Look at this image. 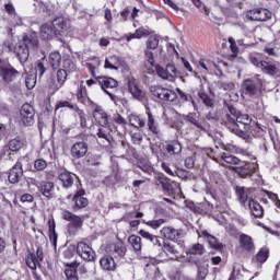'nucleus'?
<instances>
[{
	"label": "nucleus",
	"instance_id": "obj_15",
	"mask_svg": "<svg viewBox=\"0 0 280 280\" xmlns=\"http://www.w3.org/2000/svg\"><path fill=\"white\" fill-rule=\"evenodd\" d=\"M13 51L22 65L26 60H30V50H28L27 46H25V44H23L22 42L18 43L14 46Z\"/></svg>",
	"mask_w": 280,
	"mask_h": 280
},
{
	"label": "nucleus",
	"instance_id": "obj_12",
	"mask_svg": "<svg viewBox=\"0 0 280 280\" xmlns=\"http://www.w3.org/2000/svg\"><path fill=\"white\" fill-rule=\"evenodd\" d=\"M240 248L245 253H255V242L253 237L248 234H240L238 236Z\"/></svg>",
	"mask_w": 280,
	"mask_h": 280
},
{
	"label": "nucleus",
	"instance_id": "obj_48",
	"mask_svg": "<svg viewBox=\"0 0 280 280\" xmlns=\"http://www.w3.org/2000/svg\"><path fill=\"white\" fill-rule=\"evenodd\" d=\"M163 250L166 255H178V248L173 243L165 242L163 244Z\"/></svg>",
	"mask_w": 280,
	"mask_h": 280
},
{
	"label": "nucleus",
	"instance_id": "obj_55",
	"mask_svg": "<svg viewBox=\"0 0 280 280\" xmlns=\"http://www.w3.org/2000/svg\"><path fill=\"white\" fill-rule=\"evenodd\" d=\"M202 250H205V248L201 244H195L188 249V255H202Z\"/></svg>",
	"mask_w": 280,
	"mask_h": 280
},
{
	"label": "nucleus",
	"instance_id": "obj_51",
	"mask_svg": "<svg viewBox=\"0 0 280 280\" xmlns=\"http://www.w3.org/2000/svg\"><path fill=\"white\" fill-rule=\"evenodd\" d=\"M159 47V36L151 35L147 40V48L148 49H156Z\"/></svg>",
	"mask_w": 280,
	"mask_h": 280
},
{
	"label": "nucleus",
	"instance_id": "obj_30",
	"mask_svg": "<svg viewBox=\"0 0 280 280\" xmlns=\"http://www.w3.org/2000/svg\"><path fill=\"white\" fill-rule=\"evenodd\" d=\"M260 69L262 73H267V75H277V73H279L277 65L268 61H261Z\"/></svg>",
	"mask_w": 280,
	"mask_h": 280
},
{
	"label": "nucleus",
	"instance_id": "obj_54",
	"mask_svg": "<svg viewBox=\"0 0 280 280\" xmlns=\"http://www.w3.org/2000/svg\"><path fill=\"white\" fill-rule=\"evenodd\" d=\"M266 196L268 197L269 200H272L273 205H276V207L278 209H280V200H279V196L272 191H268L265 190Z\"/></svg>",
	"mask_w": 280,
	"mask_h": 280
},
{
	"label": "nucleus",
	"instance_id": "obj_35",
	"mask_svg": "<svg viewBox=\"0 0 280 280\" xmlns=\"http://www.w3.org/2000/svg\"><path fill=\"white\" fill-rule=\"evenodd\" d=\"M49 240L56 246L58 244V234L56 233V221L54 218L48 220Z\"/></svg>",
	"mask_w": 280,
	"mask_h": 280
},
{
	"label": "nucleus",
	"instance_id": "obj_22",
	"mask_svg": "<svg viewBox=\"0 0 280 280\" xmlns=\"http://www.w3.org/2000/svg\"><path fill=\"white\" fill-rule=\"evenodd\" d=\"M161 235L165 237V240H180L183 235V230H176L172 226H165L161 230Z\"/></svg>",
	"mask_w": 280,
	"mask_h": 280
},
{
	"label": "nucleus",
	"instance_id": "obj_42",
	"mask_svg": "<svg viewBox=\"0 0 280 280\" xmlns=\"http://www.w3.org/2000/svg\"><path fill=\"white\" fill-rule=\"evenodd\" d=\"M36 74L32 72L25 75V86L28 91H32L36 86Z\"/></svg>",
	"mask_w": 280,
	"mask_h": 280
},
{
	"label": "nucleus",
	"instance_id": "obj_36",
	"mask_svg": "<svg viewBox=\"0 0 280 280\" xmlns=\"http://www.w3.org/2000/svg\"><path fill=\"white\" fill-rule=\"evenodd\" d=\"M120 66L121 60L117 56L108 57L105 60V69H114L115 71H117V69H119Z\"/></svg>",
	"mask_w": 280,
	"mask_h": 280
},
{
	"label": "nucleus",
	"instance_id": "obj_46",
	"mask_svg": "<svg viewBox=\"0 0 280 280\" xmlns=\"http://www.w3.org/2000/svg\"><path fill=\"white\" fill-rule=\"evenodd\" d=\"M222 161H224L226 163V165H240L241 160L240 158L235 156V155H226L223 154L221 156Z\"/></svg>",
	"mask_w": 280,
	"mask_h": 280
},
{
	"label": "nucleus",
	"instance_id": "obj_38",
	"mask_svg": "<svg viewBox=\"0 0 280 280\" xmlns=\"http://www.w3.org/2000/svg\"><path fill=\"white\" fill-rule=\"evenodd\" d=\"M49 62L52 69H58L62 62V56L59 51H54L49 55Z\"/></svg>",
	"mask_w": 280,
	"mask_h": 280
},
{
	"label": "nucleus",
	"instance_id": "obj_11",
	"mask_svg": "<svg viewBox=\"0 0 280 280\" xmlns=\"http://www.w3.org/2000/svg\"><path fill=\"white\" fill-rule=\"evenodd\" d=\"M51 25L59 35V38H62V34L71 27V22L63 16H59L52 20Z\"/></svg>",
	"mask_w": 280,
	"mask_h": 280
},
{
	"label": "nucleus",
	"instance_id": "obj_9",
	"mask_svg": "<svg viewBox=\"0 0 280 280\" xmlns=\"http://www.w3.org/2000/svg\"><path fill=\"white\" fill-rule=\"evenodd\" d=\"M21 121L24 126H32L34 124V107L30 103H25L21 107Z\"/></svg>",
	"mask_w": 280,
	"mask_h": 280
},
{
	"label": "nucleus",
	"instance_id": "obj_57",
	"mask_svg": "<svg viewBox=\"0 0 280 280\" xmlns=\"http://www.w3.org/2000/svg\"><path fill=\"white\" fill-rule=\"evenodd\" d=\"M143 73H154V61L145 60L142 66Z\"/></svg>",
	"mask_w": 280,
	"mask_h": 280
},
{
	"label": "nucleus",
	"instance_id": "obj_32",
	"mask_svg": "<svg viewBox=\"0 0 280 280\" xmlns=\"http://www.w3.org/2000/svg\"><path fill=\"white\" fill-rule=\"evenodd\" d=\"M236 194L238 196V200L241 202V205L245 206L246 202H249V196H250V189L246 188V187H236Z\"/></svg>",
	"mask_w": 280,
	"mask_h": 280
},
{
	"label": "nucleus",
	"instance_id": "obj_31",
	"mask_svg": "<svg viewBox=\"0 0 280 280\" xmlns=\"http://www.w3.org/2000/svg\"><path fill=\"white\" fill-rule=\"evenodd\" d=\"M84 189H81L79 191H77V194L73 197V201L75 203V207H78V209H84V207H86L89 205V199L84 198Z\"/></svg>",
	"mask_w": 280,
	"mask_h": 280
},
{
	"label": "nucleus",
	"instance_id": "obj_20",
	"mask_svg": "<svg viewBox=\"0 0 280 280\" xmlns=\"http://www.w3.org/2000/svg\"><path fill=\"white\" fill-rule=\"evenodd\" d=\"M0 75L4 82L10 83L16 80L18 75H21V72L12 67H3L1 68Z\"/></svg>",
	"mask_w": 280,
	"mask_h": 280
},
{
	"label": "nucleus",
	"instance_id": "obj_17",
	"mask_svg": "<svg viewBox=\"0 0 280 280\" xmlns=\"http://www.w3.org/2000/svg\"><path fill=\"white\" fill-rule=\"evenodd\" d=\"M23 178V163L16 162L9 172V182L13 185Z\"/></svg>",
	"mask_w": 280,
	"mask_h": 280
},
{
	"label": "nucleus",
	"instance_id": "obj_21",
	"mask_svg": "<svg viewBox=\"0 0 280 280\" xmlns=\"http://www.w3.org/2000/svg\"><path fill=\"white\" fill-rule=\"evenodd\" d=\"M268 257H270V249L267 246H264L253 257L252 261L253 264H256V266H261L268 261Z\"/></svg>",
	"mask_w": 280,
	"mask_h": 280
},
{
	"label": "nucleus",
	"instance_id": "obj_59",
	"mask_svg": "<svg viewBox=\"0 0 280 280\" xmlns=\"http://www.w3.org/2000/svg\"><path fill=\"white\" fill-rule=\"evenodd\" d=\"M155 71L159 75V78H162V80H167V68H163L160 65L155 66Z\"/></svg>",
	"mask_w": 280,
	"mask_h": 280
},
{
	"label": "nucleus",
	"instance_id": "obj_41",
	"mask_svg": "<svg viewBox=\"0 0 280 280\" xmlns=\"http://www.w3.org/2000/svg\"><path fill=\"white\" fill-rule=\"evenodd\" d=\"M128 242H129L130 246H132L133 250H136V253H139V250H141L140 236L131 235V236H129Z\"/></svg>",
	"mask_w": 280,
	"mask_h": 280
},
{
	"label": "nucleus",
	"instance_id": "obj_19",
	"mask_svg": "<svg viewBox=\"0 0 280 280\" xmlns=\"http://www.w3.org/2000/svg\"><path fill=\"white\" fill-rule=\"evenodd\" d=\"M63 220H67V222H70L74 229H82V225L84 224V221L82 218L73 214V212L69 210H63L61 213Z\"/></svg>",
	"mask_w": 280,
	"mask_h": 280
},
{
	"label": "nucleus",
	"instance_id": "obj_62",
	"mask_svg": "<svg viewBox=\"0 0 280 280\" xmlns=\"http://www.w3.org/2000/svg\"><path fill=\"white\" fill-rule=\"evenodd\" d=\"M77 113L79 115L81 128H86V114H84V110L77 108Z\"/></svg>",
	"mask_w": 280,
	"mask_h": 280
},
{
	"label": "nucleus",
	"instance_id": "obj_45",
	"mask_svg": "<svg viewBox=\"0 0 280 280\" xmlns=\"http://www.w3.org/2000/svg\"><path fill=\"white\" fill-rule=\"evenodd\" d=\"M26 266H28V268H31V270H36V268L38 266V258L36 257L35 254H28V256L26 258Z\"/></svg>",
	"mask_w": 280,
	"mask_h": 280
},
{
	"label": "nucleus",
	"instance_id": "obj_8",
	"mask_svg": "<svg viewBox=\"0 0 280 280\" xmlns=\"http://www.w3.org/2000/svg\"><path fill=\"white\" fill-rule=\"evenodd\" d=\"M77 253L81 259L85 261H93L95 259V250L85 242H79L77 245Z\"/></svg>",
	"mask_w": 280,
	"mask_h": 280
},
{
	"label": "nucleus",
	"instance_id": "obj_5",
	"mask_svg": "<svg viewBox=\"0 0 280 280\" xmlns=\"http://www.w3.org/2000/svg\"><path fill=\"white\" fill-rule=\"evenodd\" d=\"M96 81L98 83V86H101V89L103 91H105V93L107 95H109L110 100H113V102H115V98L117 96H115L113 93L108 92L106 89H117V80L110 78V77H96Z\"/></svg>",
	"mask_w": 280,
	"mask_h": 280
},
{
	"label": "nucleus",
	"instance_id": "obj_10",
	"mask_svg": "<svg viewBox=\"0 0 280 280\" xmlns=\"http://www.w3.org/2000/svg\"><path fill=\"white\" fill-rule=\"evenodd\" d=\"M20 43H23L27 49H38L40 43L38 42V34L34 31H30L28 33H25L22 37V40Z\"/></svg>",
	"mask_w": 280,
	"mask_h": 280
},
{
	"label": "nucleus",
	"instance_id": "obj_34",
	"mask_svg": "<svg viewBox=\"0 0 280 280\" xmlns=\"http://www.w3.org/2000/svg\"><path fill=\"white\" fill-rule=\"evenodd\" d=\"M129 124L138 130H141V128H145V120H143V118H141V116L137 114L129 115Z\"/></svg>",
	"mask_w": 280,
	"mask_h": 280
},
{
	"label": "nucleus",
	"instance_id": "obj_49",
	"mask_svg": "<svg viewBox=\"0 0 280 280\" xmlns=\"http://www.w3.org/2000/svg\"><path fill=\"white\" fill-rule=\"evenodd\" d=\"M199 67H202V69H205L206 71H213V69H215V67H218V65H215V62H213L211 60L201 59L199 61Z\"/></svg>",
	"mask_w": 280,
	"mask_h": 280
},
{
	"label": "nucleus",
	"instance_id": "obj_50",
	"mask_svg": "<svg viewBox=\"0 0 280 280\" xmlns=\"http://www.w3.org/2000/svg\"><path fill=\"white\" fill-rule=\"evenodd\" d=\"M149 130L153 132V135H159V128L154 126V116H152L151 112H148V124H147Z\"/></svg>",
	"mask_w": 280,
	"mask_h": 280
},
{
	"label": "nucleus",
	"instance_id": "obj_63",
	"mask_svg": "<svg viewBox=\"0 0 280 280\" xmlns=\"http://www.w3.org/2000/svg\"><path fill=\"white\" fill-rule=\"evenodd\" d=\"M176 91L179 95V100H182V102H189L191 101L194 104V98H191V96H189L187 93L183 92L179 88H176Z\"/></svg>",
	"mask_w": 280,
	"mask_h": 280
},
{
	"label": "nucleus",
	"instance_id": "obj_27",
	"mask_svg": "<svg viewBox=\"0 0 280 280\" xmlns=\"http://www.w3.org/2000/svg\"><path fill=\"white\" fill-rule=\"evenodd\" d=\"M75 174L63 171L59 174V180L62 183L63 187L66 189H69V187H73V183H75Z\"/></svg>",
	"mask_w": 280,
	"mask_h": 280
},
{
	"label": "nucleus",
	"instance_id": "obj_24",
	"mask_svg": "<svg viewBox=\"0 0 280 280\" xmlns=\"http://www.w3.org/2000/svg\"><path fill=\"white\" fill-rule=\"evenodd\" d=\"M86 152H89V147L86 145V142H77L71 148L72 156L75 159H82V156H85Z\"/></svg>",
	"mask_w": 280,
	"mask_h": 280
},
{
	"label": "nucleus",
	"instance_id": "obj_16",
	"mask_svg": "<svg viewBox=\"0 0 280 280\" xmlns=\"http://www.w3.org/2000/svg\"><path fill=\"white\" fill-rule=\"evenodd\" d=\"M271 13L268 9H253L249 11L248 18L250 21H268L270 19Z\"/></svg>",
	"mask_w": 280,
	"mask_h": 280
},
{
	"label": "nucleus",
	"instance_id": "obj_33",
	"mask_svg": "<svg viewBox=\"0 0 280 280\" xmlns=\"http://www.w3.org/2000/svg\"><path fill=\"white\" fill-rule=\"evenodd\" d=\"M39 191L45 198H54V183L44 182L39 186Z\"/></svg>",
	"mask_w": 280,
	"mask_h": 280
},
{
	"label": "nucleus",
	"instance_id": "obj_61",
	"mask_svg": "<svg viewBox=\"0 0 280 280\" xmlns=\"http://www.w3.org/2000/svg\"><path fill=\"white\" fill-rule=\"evenodd\" d=\"M163 190L167 191L168 194H172L174 191V187L172 186V183H170V179H162L160 180Z\"/></svg>",
	"mask_w": 280,
	"mask_h": 280
},
{
	"label": "nucleus",
	"instance_id": "obj_7",
	"mask_svg": "<svg viewBox=\"0 0 280 280\" xmlns=\"http://www.w3.org/2000/svg\"><path fill=\"white\" fill-rule=\"evenodd\" d=\"M105 253L109 255V257H125L126 256V245L122 242L117 243H108L105 246Z\"/></svg>",
	"mask_w": 280,
	"mask_h": 280
},
{
	"label": "nucleus",
	"instance_id": "obj_18",
	"mask_svg": "<svg viewBox=\"0 0 280 280\" xmlns=\"http://www.w3.org/2000/svg\"><path fill=\"white\" fill-rule=\"evenodd\" d=\"M182 117L186 124H190V126H194L199 130H205V126H202V120L200 119V115L198 113H188Z\"/></svg>",
	"mask_w": 280,
	"mask_h": 280
},
{
	"label": "nucleus",
	"instance_id": "obj_26",
	"mask_svg": "<svg viewBox=\"0 0 280 280\" xmlns=\"http://www.w3.org/2000/svg\"><path fill=\"white\" fill-rule=\"evenodd\" d=\"M135 218L136 220H133ZM141 218H143V212H139V211H131L125 215V220L129 222V226L131 229H137V226L141 224V221L139 220Z\"/></svg>",
	"mask_w": 280,
	"mask_h": 280
},
{
	"label": "nucleus",
	"instance_id": "obj_2",
	"mask_svg": "<svg viewBox=\"0 0 280 280\" xmlns=\"http://www.w3.org/2000/svg\"><path fill=\"white\" fill-rule=\"evenodd\" d=\"M261 86H264V83L259 75H256L254 79H247L242 84V94L254 97V95L261 93Z\"/></svg>",
	"mask_w": 280,
	"mask_h": 280
},
{
	"label": "nucleus",
	"instance_id": "obj_52",
	"mask_svg": "<svg viewBox=\"0 0 280 280\" xmlns=\"http://www.w3.org/2000/svg\"><path fill=\"white\" fill-rule=\"evenodd\" d=\"M47 71V68H45V65L42 61H37L35 66V72H33L37 78H43L45 72Z\"/></svg>",
	"mask_w": 280,
	"mask_h": 280
},
{
	"label": "nucleus",
	"instance_id": "obj_4",
	"mask_svg": "<svg viewBox=\"0 0 280 280\" xmlns=\"http://www.w3.org/2000/svg\"><path fill=\"white\" fill-rule=\"evenodd\" d=\"M257 170V165L249 162H240L238 166H232V171L238 174L241 178H247V176H253Z\"/></svg>",
	"mask_w": 280,
	"mask_h": 280
},
{
	"label": "nucleus",
	"instance_id": "obj_47",
	"mask_svg": "<svg viewBox=\"0 0 280 280\" xmlns=\"http://www.w3.org/2000/svg\"><path fill=\"white\" fill-rule=\"evenodd\" d=\"M166 73L167 80H170V82H174V79L178 75V70H176V67L174 65H167Z\"/></svg>",
	"mask_w": 280,
	"mask_h": 280
},
{
	"label": "nucleus",
	"instance_id": "obj_43",
	"mask_svg": "<svg viewBox=\"0 0 280 280\" xmlns=\"http://www.w3.org/2000/svg\"><path fill=\"white\" fill-rule=\"evenodd\" d=\"M254 137L258 139H264L266 137V133L268 132V127L260 126L259 122H256V128L254 130Z\"/></svg>",
	"mask_w": 280,
	"mask_h": 280
},
{
	"label": "nucleus",
	"instance_id": "obj_28",
	"mask_svg": "<svg viewBox=\"0 0 280 280\" xmlns=\"http://www.w3.org/2000/svg\"><path fill=\"white\" fill-rule=\"evenodd\" d=\"M101 268H103L106 272H113L117 269V264L115 262V258L112 256H104L100 260Z\"/></svg>",
	"mask_w": 280,
	"mask_h": 280
},
{
	"label": "nucleus",
	"instance_id": "obj_3",
	"mask_svg": "<svg viewBox=\"0 0 280 280\" xmlns=\"http://www.w3.org/2000/svg\"><path fill=\"white\" fill-rule=\"evenodd\" d=\"M149 91L153 97H156V100H161L163 102H175V100L178 97L176 92L161 85H151Z\"/></svg>",
	"mask_w": 280,
	"mask_h": 280
},
{
	"label": "nucleus",
	"instance_id": "obj_6",
	"mask_svg": "<svg viewBox=\"0 0 280 280\" xmlns=\"http://www.w3.org/2000/svg\"><path fill=\"white\" fill-rule=\"evenodd\" d=\"M67 75H69V72L67 70L59 69L57 71V82L56 80L51 79L48 82V89L50 93H56L60 88L65 85V82H67Z\"/></svg>",
	"mask_w": 280,
	"mask_h": 280
},
{
	"label": "nucleus",
	"instance_id": "obj_13",
	"mask_svg": "<svg viewBox=\"0 0 280 280\" xmlns=\"http://www.w3.org/2000/svg\"><path fill=\"white\" fill-rule=\"evenodd\" d=\"M40 36L43 38V40H54V38H57L58 40H62V37H60L56 31V28H54V25H49V24H44L40 27Z\"/></svg>",
	"mask_w": 280,
	"mask_h": 280
},
{
	"label": "nucleus",
	"instance_id": "obj_44",
	"mask_svg": "<svg viewBox=\"0 0 280 280\" xmlns=\"http://www.w3.org/2000/svg\"><path fill=\"white\" fill-rule=\"evenodd\" d=\"M78 67H75L73 60L71 59H65L63 60V68L62 70L66 71L68 74L75 72Z\"/></svg>",
	"mask_w": 280,
	"mask_h": 280
},
{
	"label": "nucleus",
	"instance_id": "obj_53",
	"mask_svg": "<svg viewBox=\"0 0 280 280\" xmlns=\"http://www.w3.org/2000/svg\"><path fill=\"white\" fill-rule=\"evenodd\" d=\"M147 226H150L151 229H161L163 224H165V219H158V220H151L145 222Z\"/></svg>",
	"mask_w": 280,
	"mask_h": 280
},
{
	"label": "nucleus",
	"instance_id": "obj_29",
	"mask_svg": "<svg viewBox=\"0 0 280 280\" xmlns=\"http://www.w3.org/2000/svg\"><path fill=\"white\" fill-rule=\"evenodd\" d=\"M248 207L254 218H264V207H261L259 202L254 199H249Z\"/></svg>",
	"mask_w": 280,
	"mask_h": 280
},
{
	"label": "nucleus",
	"instance_id": "obj_56",
	"mask_svg": "<svg viewBox=\"0 0 280 280\" xmlns=\"http://www.w3.org/2000/svg\"><path fill=\"white\" fill-rule=\"evenodd\" d=\"M199 97L206 106H209L210 108L213 106V100L209 97V94L205 92H199Z\"/></svg>",
	"mask_w": 280,
	"mask_h": 280
},
{
	"label": "nucleus",
	"instance_id": "obj_37",
	"mask_svg": "<svg viewBox=\"0 0 280 280\" xmlns=\"http://www.w3.org/2000/svg\"><path fill=\"white\" fill-rule=\"evenodd\" d=\"M202 235H205L211 248H214L215 250H220V248H222V243H220V241H218L213 235L209 234L207 231H203Z\"/></svg>",
	"mask_w": 280,
	"mask_h": 280
},
{
	"label": "nucleus",
	"instance_id": "obj_23",
	"mask_svg": "<svg viewBox=\"0 0 280 280\" xmlns=\"http://www.w3.org/2000/svg\"><path fill=\"white\" fill-rule=\"evenodd\" d=\"M128 90L136 100L139 102H145V92L139 89V85H137L135 81L128 82Z\"/></svg>",
	"mask_w": 280,
	"mask_h": 280
},
{
	"label": "nucleus",
	"instance_id": "obj_25",
	"mask_svg": "<svg viewBox=\"0 0 280 280\" xmlns=\"http://www.w3.org/2000/svg\"><path fill=\"white\" fill-rule=\"evenodd\" d=\"M235 124H238L241 130H243V132H248V130H250V124H253V118L248 115V114H241L236 120Z\"/></svg>",
	"mask_w": 280,
	"mask_h": 280
},
{
	"label": "nucleus",
	"instance_id": "obj_64",
	"mask_svg": "<svg viewBox=\"0 0 280 280\" xmlns=\"http://www.w3.org/2000/svg\"><path fill=\"white\" fill-rule=\"evenodd\" d=\"M66 277L68 280H79L78 272L73 269L66 270Z\"/></svg>",
	"mask_w": 280,
	"mask_h": 280
},
{
	"label": "nucleus",
	"instance_id": "obj_1",
	"mask_svg": "<svg viewBox=\"0 0 280 280\" xmlns=\"http://www.w3.org/2000/svg\"><path fill=\"white\" fill-rule=\"evenodd\" d=\"M228 110L229 114H225L222 118L225 128L241 137V139H246L247 133L240 128V124L235 122L242 113L231 104H228Z\"/></svg>",
	"mask_w": 280,
	"mask_h": 280
},
{
	"label": "nucleus",
	"instance_id": "obj_40",
	"mask_svg": "<svg viewBox=\"0 0 280 280\" xmlns=\"http://www.w3.org/2000/svg\"><path fill=\"white\" fill-rule=\"evenodd\" d=\"M168 154H180L183 152V145L178 141H172L166 145Z\"/></svg>",
	"mask_w": 280,
	"mask_h": 280
},
{
	"label": "nucleus",
	"instance_id": "obj_60",
	"mask_svg": "<svg viewBox=\"0 0 280 280\" xmlns=\"http://www.w3.org/2000/svg\"><path fill=\"white\" fill-rule=\"evenodd\" d=\"M23 147L21 141H9L8 148L11 152H19V150Z\"/></svg>",
	"mask_w": 280,
	"mask_h": 280
},
{
	"label": "nucleus",
	"instance_id": "obj_58",
	"mask_svg": "<svg viewBox=\"0 0 280 280\" xmlns=\"http://www.w3.org/2000/svg\"><path fill=\"white\" fill-rule=\"evenodd\" d=\"M34 167H35V170H37V172H43V170L47 168V161H45L43 159H38L35 161Z\"/></svg>",
	"mask_w": 280,
	"mask_h": 280
},
{
	"label": "nucleus",
	"instance_id": "obj_39",
	"mask_svg": "<svg viewBox=\"0 0 280 280\" xmlns=\"http://www.w3.org/2000/svg\"><path fill=\"white\" fill-rule=\"evenodd\" d=\"M152 32H150V30L145 27H140L136 30L133 34H130L129 36H127V40L130 42L132 40V38H143V36H150Z\"/></svg>",
	"mask_w": 280,
	"mask_h": 280
},
{
	"label": "nucleus",
	"instance_id": "obj_14",
	"mask_svg": "<svg viewBox=\"0 0 280 280\" xmlns=\"http://www.w3.org/2000/svg\"><path fill=\"white\" fill-rule=\"evenodd\" d=\"M93 117L98 126H102L103 128H107L109 124L108 114L106 113V110H104V108H102V106L100 105L95 106Z\"/></svg>",
	"mask_w": 280,
	"mask_h": 280
}]
</instances>
